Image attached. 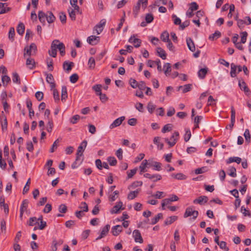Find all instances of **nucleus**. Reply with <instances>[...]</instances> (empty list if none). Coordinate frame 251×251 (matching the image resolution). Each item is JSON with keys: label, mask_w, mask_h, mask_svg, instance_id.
Masks as SVG:
<instances>
[{"label": "nucleus", "mask_w": 251, "mask_h": 251, "mask_svg": "<svg viewBox=\"0 0 251 251\" xmlns=\"http://www.w3.org/2000/svg\"><path fill=\"white\" fill-rule=\"evenodd\" d=\"M238 84L240 89L243 91L246 95L248 96L250 94V90L244 80L241 81L239 80Z\"/></svg>", "instance_id": "obj_3"}, {"label": "nucleus", "mask_w": 251, "mask_h": 251, "mask_svg": "<svg viewBox=\"0 0 251 251\" xmlns=\"http://www.w3.org/2000/svg\"><path fill=\"white\" fill-rule=\"evenodd\" d=\"M141 189H137L135 191L130 192L127 195V199L129 200H133L134 198L137 197V195L140 192Z\"/></svg>", "instance_id": "obj_10"}, {"label": "nucleus", "mask_w": 251, "mask_h": 251, "mask_svg": "<svg viewBox=\"0 0 251 251\" xmlns=\"http://www.w3.org/2000/svg\"><path fill=\"white\" fill-rule=\"evenodd\" d=\"M50 48L51 50L48 51L49 55L53 57H55L57 55V50L55 48L54 43L51 44Z\"/></svg>", "instance_id": "obj_27"}, {"label": "nucleus", "mask_w": 251, "mask_h": 251, "mask_svg": "<svg viewBox=\"0 0 251 251\" xmlns=\"http://www.w3.org/2000/svg\"><path fill=\"white\" fill-rule=\"evenodd\" d=\"M241 161V158L239 157H230L228 158V159L226 161L227 164H229L232 162H235L237 163V164L240 163Z\"/></svg>", "instance_id": "obj_32"}, {"label": "nucleus", "mask_w": 251, "mask_h": 251, "mask_svg": "<svg viewBox=\"0 0 251 251\" xmlns=\"http://www.w3.org/2000/svg\"><path fill=\"white\" fill-rule=\"evenodd\" d=\"M160 140L161 138L160 137H155L153 139V143L157 145L160 150H162L163 148L164 144L160 142Z\"/></svg>", "instance_id": "obj_21"}, {"label": "nucleus", "mask_w": 251, "mask_h": 251, "mask_svg": "<svg viewBox=\"0 0 251 251\" xmlns=\"http://www.w3.org/2000/svg\"><path fill=\"white\" fill-rule=\"evenodd\" d=\"M85 150L84 148H83V147L78 146L77 150V152L76 153V161H79L80 160V157L83 156V153Z\"/></svg>", "instance_id": "obj_17"}, {"label": "nucleus", "mask_w": 251, "mask_h": 251, "mask_svg": "<svg viewBox=\"0 0 251 251\" xmlns=\"http://www.w3.org/2000/svg\"><path fill=\"white\" fill-rule=\"evenodd\" d=\"M149 165L153 167V169L157 171H159L162 169V164L160 162L154 161L152 162L151 163H149Z\"/></svg>", "instance_id": "obj_16"}, {"label": "nucleus", "mask_w": 251, "mask_h": 251, "mask_svg": "<svg viewBox=\"0 0 251 251\" xmlns=\"http://www.w3.org/2000/svg\"><path fill=\"white\" fill-rule=\"evenodd\" d=\"M25 25L22 23H20L17 27V31L18 33L20 35H22L25 32Z\"/></svg>", "instance_id": "obj_23"}, {"label": "nucleus", "mask_w": 251, "mask_h": 251, "mask_svg": "<svg viewBox=\"0 0 251 251\" xmlns=\"http://www.w3.org/2000/svg\"><path fill=\"white\" fill-rule=\"evenodd\" d=\"M26 65L29 69H33L35 67V62L34 59L30 57L27 58L26 61Z\"/></svg>", "instance_id": "obj_12"}, {"label": "nucleus", "mask_w": 251, "mask_h": 251, "mask_svg": "<svg viewBox=\"0 0 251 251\" xmlns=\"http://www.w3.org/2000/svg\"><path fill=\"white\" fill-rule=\"evenodd\" d=\"M174 199H165L162 201L161 206H165L167 204L171 203V202L174 201H177L178 198L177 196L174 195Z\"/></svg>", "instance_id": "obj_11"}, {"label": "nucleus", "mask_w": 251, "mask_h": 251, "mask_svg": "<svg viewBox=\"0 0 251 251\" xmlns=\"http://www.w3.org/2000/svg\"><path fill=\"white\" fill-rule=\"evenodd\" d=\"M110 226L109 225H106L104 227L102 228L100 234L103 237H105L108 233Z\"/></svg>", "instance_id": "obj_39"}, {"label": "nucleus", "mask_w": 251, "mask_h": 251, "mask_svg": "<svg viewBox=\"0 0 251 251\" xmlns=\"http://www.w3.org/2000/svg\"><path fill=\"white\" fill-rule=\"evenodd\" d=\"M55 17L54 16L53 13L50 11H48L47 13L46 20L48 23L51 24L54 22L55 20Z\"/></svg>", "instance_id": "obj_19"}, {"label": "nucleus", "mask_w": 251, "mask_h": 251, "mask_svg": "<svg viewBox=\"0 0 251 251\" xmlns=\"http://www.w3.org/2000/svg\"><path fill=\"white\" fill-rule=\"evenodd\" d=\"M15 34L14 28L13 27H11L8 33V38L11 42H13L14 40Z\"/></svg>", "instance_id": "obj_34"}, {"label": "nucleus", "mask_w": 251, "mask_h": 251, "mask_svg": "<svg viewBox=\"0 0 251 251\" xmlns=\"http://www.w3.org/2000/svg\"><path fill=\"white\" fill-rule=\"evenodd\" d=\"M235 122V110L233 106L231 107V125H228L226 126V128H229L232 130Z\"/></svg>", "instance_id": "obj_1"}, {"label": "nucleus", "mask_w": 251, "mask_h": 251, "mask_svg": "<svg viewBox=\"0 0 251 251\" xmlns=\"http://www.w3.org/2000/svg\"><path fill=\"white\" fill-rule=\"evenodd\" d=\"M88 64L89 65V67L90 69H94V68L95 67V59L93 57H90L89 58V59Z\"/></svg>", "instance_id": "obj_52"}, {"label": "nucleus", "mask_w": 251, "mask_h": 251, "mask_svg": "<svg viewBox=\"0 0 251 251\" xmlns=\"http://www.w3.org/2000/svg\"><path fill=\"white\" fill-rule=\"evenodd\" d=\"M194 210L192 207H188L186 209L185 212L184 214V217L187 218L188 217L192 216Z\"/></svg>", "instance_id": "obj_38"}, {"label": "nucleus", "mask_w": 251, "mask_h": 251, "mask_svg": "<svg viewBox=\"0 0 251 251\" xmlns=\"http://www.w3.org/2000/svg\"><path fill=\"white\" fill-rule=\"evenodd\" d=\"M54 45L55 48L57 50L58 49L59 50L61 49L62 48H64L65 45L59 41L58 40H54L51 44H53Z\"/></svg>", "instance_id": "obj_20"}, {"label": "nucleus", "mask_w": 251, "mask_h": 251, "mask_svg": "<svg viewBox=\"0 0 251 251\" xmlns=\"http://www.w3.org/2000/svg\"><path fill=\"white\" fill-rule=\"evenodd\" d=\"M100 39L99 36H90L87 38V41L91 45H95L98 44Z\"/></svg>", "instance_id": "obj_6"}, {"label": "nucleus", "mask_w": 251, "mask_h": 251, "mask_svg": "<svg viewBox=\"0 0 251 251\" xmlns=\"http://www.w3.org/2000/svg\"><path fill=\"white\" fill-rule=\"evenodd\" d=\"M47 17V14H46L42 11H40L38 12V18L40 22L42 23L43 25L46 24V20Z\"/></svg>", "instance_id": "obj_14"}, {"label": "nucleus", "mask_w": 251, "mask_h": 251, "mask_svg": "<svg viewBox=\"0 0 251 251\" xmlns=\"http://www.w3.org/2000/svg\"><path fill=\"white\" fill-rule=\"evenodd\" d=\"M137 168H135L132 170H131L130 172L127 171V177L128 178H131L136 173Z\"/></svg>", "instance_id": "obj_62"}, {"label": "nucleus", "mask_w": 251, "mask_h": 251, "mask_svg": "<svg viewBox=\"0 0 251 251\" xmlns=\"http://www.w3.org/2000/svg\"><path fill=\"white\" fill-rule=\"evenodd\" d=\"M172 176L178 180H182L186 178L185 176L182 173H177L176 174H173Z\"/></svg>", "instance_id": "obj_45"}, {"label": "nucleus", "mask_w": 251, "mask_h": 251, "mask_svg": "<svg viewBox=\"0 0 251 251\" xmlns=\"http://www.w3.org/2000/svg\"><path fill=\"white\" fill-rule=\"evenodd\" d=\"M244 136L245 138L246 142L247 144H249L251 142V135L250 134V131L248 129H246L244 133Z\"/></svg>", "instance_id": "obj_40"}, {"label": "nucleus", "mask_w": 251, "mask_h": 251, "mask_svg": "<svg viewBox=\"0 0 251 251\" xmlns=\"http://www.w3.org/2000/svg\"><path fill=\"white\" fill-rule=\"evenodd\" d=\"M172 129V125L171 124L165 125L162 129V133H166L167 131H170Z\"/></svg>", "instance_id": "obj_48"}, {"label": "nucleus", "mask_w": 251, "mask_h": 251, "mask_svg": "<svg viewBox=\"0 0 251 251\" xmlns=\"http://www.w3.org/2000/svg\"><path fill=\"white\" fill-rule=\"evenodd\" d=\"M156 108V106L151 101L149 102L147 105V109L149 113H152Z\"/></svg>", "instance_id": "obj_41"}, {"label": "nucleus", "mask_w": 251, "mask_h": 251, "mask_svg": "<svg viewBox=\"0 0 251 251\" xmlns=\"http://www.w3.org/2000/svg\"><path fill=\"white\" fill-rule=\"evenodd\" d=\"M177 219V216H171L165 220L164 224L166 225H170V224H172L173 223H174L176 220Z\"/></svg>", "instance_id": "obj_35"}, {"label": "nucleus", "mask_w": 251, "mask_h": 251, "mask_svg": "<svg viewBox=\"0 0 251 251\" xmlns=\"http://www.w3.org/2000/svg\"><path fill=\"white\" fill-rule=\"evenodd\" d=\"M53 126V124L52 121L51 120H49L47 126V130L49 132H50L52 131Z\"/></svg>", "instance_id": "obj_60"}, {"label": "nucleus", "mask_w": 251, "mask_h": 251, "mask_svg": "<svg viewBox=\"0 0 251 251\" xmlns=\"http://www.w3.org/2000/svg\"><path fill=\"white\" fill-rule=\"evenodd\" d=\"M53 89V98L54 99V100L56 102L58 101L59 100V93L56 89H54V88Z\"/></svg>", "instance_id": "obj_58"}, {"label": "nucleus", "mask_w": 251, "mask_h": 251, "mask_svg": "<svg viewBox=\"0 0 251 251\" xmlns=\"http://www.w3.org/2000/svg\"><path fill=\"white\" fill-rule=\"evenodd\" d=\"M107 161L111 166H115L117 163V160L114 157H109L107 158Z\"/></svg>", "instance_id": "obj_51"}, {"label": "nucleus", "mask_w": 251, "mask_h": 251, "mask_svg": "<svg viewBox=\"0 0 251 251\" xmlns=\"http://www.w3.org/2000/svg\"><path fill=\"white\" fill-rule=\"evenodd\" d=\"M169 33L167 31H165L161 35L160 39L164 42H166L170 40Z\"/></svg>", "instance_id": "obj_33"}, {"label": "nucleus", "mask_w": 251, "mask_h": 251, "mask_svg": "<svg viewBox=\"0 0 251 251\" xmlns=\"http://www.w3.org/2000/svg\"><path fill=\"white\" fill-rule=\"evenodd\" d=\"M140 1V0H138L136 4L133 7V13L135 15V17L137 16L140 11L141 7Z\"/></svg>", "instance_id": "obj_28"}, {"label": "nucleus", "mask_w": 251, "mask_h": 251, "mask_svg": "<svg viewBox=\"0 0 251 251\" xmlns=\"http://www.w3.org/2000/svg\"><path fill=\"white\" fill-rule=\"evenodd\" d=\"M221 36V33L219 31H216L213 34L209 36V39L212 41L215 40L219 38Z\"/></svg>", "instance_id": "obj_30"}, {"label": "nucleus", "mask_w": 251, "mask_h": 251, "mask_svg": "<svg viewBox=\"0 0 251 251\" xmlns=\"http://www.w3.org/2000/svg\"><path fill=\"white\" fill-rule=\"evenodd\" d=\"M164 141L169 145L170 147H172L177 142V138L174 139L173 141H171L168 138H166L164 139Z\"/></svg>", "instance_id": "obj_53"}, {"label": "nucleus", "mask_w": 251, "mask_h": 251, "mask_svg": "<svg viewBox=\"0 0 251 251\" xmlns=\"http://www.w3.org/2000/svg\"><path fill=\"white\" fill-rule=\"evenodd\" d=\"M147 165H149V163L147 160H144L141 163L140 166H139V169H140V174L142 175L145 171V169L147 167Z\"/></svg>", "instance_id": "obj_26"}, {"label": "nucleus", "mask_w": 251, "mask_h": 251, "mask_svg": "<svg viewBox=\"0 0 251 251\" xmlns=\"http://www.w3.org/2000/svg\"><path fill=\"white\" fill-rule=\"evenodd\" d=\"M164 73L166 76L170 75V73L171 71V64L169 63H166L164 65Z\"/></svg>", "instance_id": "obj_37"}, {"label": "nucleus", "mask_w": 251, "mask_h": 251, "mask_svg": "<svg viewBox=\"0 0 251 251\" xmlns=\"http://www.w3.org/2000/svg\"><path fill=\"white\" fill-rule=\"evenodd\" d=\"M208 70L207 67L200 69L198 72V76L201 79L204 78L207 73Z\"/></svg>", "instance_id": "obj_18"}, {"label": "nucleus", "mask_w": 251, "mask_h": 251, "mask_svg": "<svg viewBox=\"0 0 251 251\" xmlns=\"http://www.w3.org/2000/svg\"><path fill=\"white\" fill-rule=\"evenodd\" d=\"M28 204V200L25 199L22 201V203L21 205L20 206V209L24 210V211H25L27 208Z\"/></svg>", "instance_id": "obj_50"}, {"label": "nucleus", "mask_w": 251, "mask_h": 251, "mask_svg": "<svg viewBox=\"0 0 251 251\" xmlns=\"http://www.w3.org/2000/svg\"><path fill=\"white\" fill-rule=\"evenodd\" d=\"M229 173L228 175L231 177H234L236 176V170L235 167H232L228 170Z\"/></svg>", "instance_id": "obj_46"}, {"label": "nucleus", "mask_w": 251, "mask_h": 251, "mask_svg": "<svg viewBox=\"0 0 251 251\" xmlns=\"http://www.w3.org/2000/svg\"><path fill=\"white\" fill-rule=\"evenodd\" d=\"M144 176L150 179L155 178V180H153L154 182H155L158 180H160L162 178L161 176L158 174L151 175L149 173H146L144 175Z\"/></svg>", "instance_id": "obj_7"}, {"label": "nucleus", "mask_w": 251, "mask_h": 251, "mask_svg": "<svg viewBox=\"0 0 251 251\" xmlns=\"http://www.w3.org/2000/svg\"><path fill=\"white\" fill-rule=\"evenodd\" d=\"M186 43L188 49L192 52L195 50V44L191 38H188L186 39Z\"/></svg>", "instance_id": "obj_15"}, {"label": "nucleus", "mask_w": 251, "mask_h": 251, "mask_svg": "<svg viewBox=\"0 0 251 251\" xmlns=\"http://www.w3.org/2000/svg\"><path fill=\"white\" fill-rule=\"evenodd\" d=\"M1 81L3 86L6 87L8 84L10 82L11 78L7 75H3L1 76Z\"/></svg>", "instance_id": "obj_24"}, {"label": "nucleus", "mask_w": 251, "mask_h": 251, "mask_svg": "<svg viewBox=\"0 0 251 251\" xmlns=\"http://www.w3.org/2000/svg\"><path fill=\"white\" fill-rule=\"evenodd\" d=\"M101 87L102 86L101 84H96L94 85L92 88V90L96 92V94L99 95V93H101Z\"/></svg>", "instance_id": "obj_44"}, {"label": "nucleus", "mask_w": 251, "mask_h": 251, "mask_svg": "<svg viewBox=\"0 0 251 251\" xmlns=\"http://www.w3.org/2000/svg\"><path fill=\"white\" fill-rule=\"evenodd\" d=\"M125 117L124 116H122L116 119L110 125V128H113L114 127L119 126L122 123L123 121L125 120Z\"/></svg>", "instance_id": "obj_5"}, {"label": "nucleus", "mask_w": 251, "mask_h": 251, "mask_svg": "<svg viewBox=\"0 0 251 251\" xmlns=\"http://www.w3.org/2000/svg\"><path fill=\"white\" fill-rule=\"evenodd\" d=\"M106 24V20L105 19H102L100 22L99 24L97 25L94 27V32L96 31V33L98 34H100L102 31L103 30V26L105 25Z\"/></svg>", "instance_id": "obj_2"}, {"label": "nucleus", "mask_w": 251, "mask_h": 251, "mask_svg": "<svg viewBox=\"0 0 251 251\" xmlns=\"http://www.w3.org/2000/svg\"><path fill=\"white\" fill-rule=\"evenodd\" d=\"M43 93L40 91H38L35 93V96L36 98V99L38 101H41L43 99Z\"/></svg>", "instance_id": "obj_59"}, {"label": "nucleus", "mask_w": 251, "mask_h": 251, "mask_svg": "<svg viewBox=\"0 0 251 251\" xmlns=\"http://www.w3.org/2000/svg\"><path fill=\"white\" fill-rule=\"evenodd\" d=\"M46 80L48 83L50 84V87L51 89L55 88V84L54 81L53 75L51 74H47L46 77Z\"/></svg>", "instance_id": "obj_9"}, {"label": "nucleus", "mask_w": 251, "mask_h": 251, "mask_svg": "<svg viewBox=\"0 0 251 251\" xmlns=\"http://www.w3.org/2000/svg\"><path fill=\"white\" fill-rule=\"evenodd\" d=\"M153 16L152 14L148 13L145 17V20L147 23L150 24L153 20Z\"/></svg>", "instance_id": "obj_47"}, {"label": "nucleus", "mask_w": 251, "mask_h": 251, "mask_svg": "<svg viewBox=\"0 0 251 251\" xmlns=\"http://www.w3.org/2000/svg\"><path fill=\"white\" fill-rule=\"evenodd\" d=\"M198 8L199 5H198V4L196 2H192L190 4V7H189V9L191 11H194L198 10Z\"/></svg>", "instance_id": "obj_63"}, {"label": "nucleus", "mask_w": 251, "mask_h": 251, "mask_svg": "<svg viewBox=\"0 0 251 251\" xmlns=\"http://www.w3.org/2000/svg\"><path fill=\"white\" fill-rule=\"evenodd\" d=\"M237 69V66L235 65L234 63L231 64V71H230V75L232 77H234L236 76V71Z\"/></svg>", "instance_id": "obj_43"}, {"label": "nucleus", "mask_w": 251, "mask_h": 251, "mask_svg": "<svg viewBox=\"0 0 251 251\" xmlns=\"http://www.w3.org/2000/svg\"><path fill=\"white\" fill-rule=\"evenodd\" d=\"M192 85L191 84H188L185 85L183 87L182 93H187V92L190 91L192 89Z\"/></svg>", "instance_id": "obj_61"}, {"label": "nucleus", "mask_w": 251, "mask_h": 251, "mask_svg": "<svg viewBox=\"0 0 251 251\" xmlns=\"http://www.w3.org/2000/svg\"><path fill=\"white\" fill-rule=\"evenodd\" d=\"M163 218V214L161 213H158L155 217L151 219V225H155L156 224L160 219Z\"/></svg>", "instance_id": "obj_36"}, {"label": "nucleus", "mask_w": 251, "mask_h": 251, "mask_svg": "<svg viewBox=\"0 0 251 251\" xmlns=\"http://www.w3.org/2000/svg\"><path fill=\"white\" fill-rule=\"evenodd\" d=\"M73 66L74 63L72 62H68V61H65L63 64L64 69L66 70L67 71L71 70Z\"/></svg>", "instance_id": "obj_29"}, {"label": "nucleus", "mask_w": 251, "mask_h": 251, "mask_svg": "<svg viewBox=\"0 0 251 251\" xmlns=\"http://www.w3.org/2000/svg\"><path fill=\"white\" fill-rule=\"evenodd\" d=\"M58 209L59 211L62 213H65L67 210V206L64 204H61Z\"/></svg>", "instance_id": "obj_64"}, {"label": "nucleus", "mask_w": 251, "mask_h": 251, "mask_svg": "<svg viewBox=\"0 0 251 251\" xmlns=\"http://www.w3.org/2000/svg\"><path fill=\"white\" fill-rule=\"evenodd\" d=\"M78 75L76 74H74L70 77V80L72 83H75L78 80Z\"/></svg>", "instance_id": "obj_56"}, {"label": "nucleus", "mask_w": 251, "mask_h": 251, "mask_svg": "<svg viewBox=\"0 0 251 251\" xmlns=\"http://www.w3.org/2000/svg\"><path fill=\"white\" fill-rule=\"evenodd\" d=\"M133 236L136 242H139L140 243L143 242V239L139 230L135 229L133 231Z\"/></svg>", "instance_id": "obj_4"}, {"label": "nucleus", "mask_w": 251, "mask_h": 251, "mask_svg": "<svg viewBox=\"0 0 251 251\" xmlns=\"http://www.w3.org/2000/svg\"><path fill=\"white\" fill-rule=\"evenodd\" d=\"M220 247V248L226 251H228L229 248L226 247V243L225 241H221L220 243L218 245Z\"/></svg>", "instance_id": "obj_55"}, {"label": "nucleus", "mask_w": 251, "mask_h": 251, "mask_svg": "<svg viewBox=\"0 0 251 251\" xmlns=\"http://www.w3.org/2000/svg\"><path fill=\"white\" fill-rule=\"evenodd\" d=\"M25 52L24 53V57H25V56L27 55L29 56H30L32 54V50L28 47H26L24 49Z\"/></svg>", "instance_id": "obj_57"}, {"label": "nucleus", "mask_w": 251, "mask_h": 251, "mask_svg": "<svg viewBox=\"0 0 251 251\" xmlns=\"http://www.w3.org/2000/svg\"><path fill=\"white\" fill-rule=\"evenodd\" d=\"M59 19L62 24H64L66 23V15L64 12L59 13Z\"/></svg>", "instance_id": "obj_49"}, {"label": "nucleus", "mask_w": 251, "mask_h": 251, "mask_svg": "<svg viewBox=\"0 0 251 251\" xmlns=\"http://www.w3.org/2000/svg\"><path fill=\"white\" fill-rule=\"evenodd\" d=\"M123 205V202L121 201L118 202L111 210L110 212L111 214L117 213L121 209Z\"/></svg>", "instance_id": "obj_13"}, {"label": "nucleus", "mask_w": 251, "mask_h": 251, "mask_svg": "<svg viewBox=\"0 0 251 251\" xmlns=\"http://www.w3.org/2000/svg\"><path fill=\"white\" fill-rule=\"evenodd\" d=\"M12 81L15 83L21 84L20 78L17 73L14 72L12 73Z\"/></svg>", "instance_id": "obj_25"}, {"label": "nucleus", "mask_w": 251, "mask_h": 251, "mask_svg": "<svg viewBox=\"0 0 251 251\" xmlns=\"http://www.w3.org/2000/svg\"><path fill=\"white\" fill-rule=\"evenodd\" d=\"M157 52L158 56L163 59L166 58V53L165 51L160 47L157 48Z\"/></svg>", "instance_id": "obj_22"}, {"label": "nucleus", "mask_w": 251, "mask_h": 251, "mask_svg": "<svg viewBox=\"0 0 251 251\" xmlns=\"http://www.w3.org/2000/svg\"><path fill=\"white\" fill-rule=\"evenodd\" d=\"M38 222H37V218L35 217H31L29 218L28 221V225L29 226H33L36 225Z\"/></svg>", "instance_id": "obj_54"}, {"label": "nucleus", "mask_w": 251, "mask_h": 251, "mask_svg": "<svg viewBox=\"0 0 251 251\" xmlns=\"http://www.w3.org/2000/svg\"><path fill=\"white\" fill-rule=\"evenodd\" d=\"M122 226L121 225L114 226L112 228V232L114 236H118L122 231Z\"/></svg>", "instance_id": "obj_8"}, {"label": "nucleus", "mask_w": 251, "mask_h": 251, "mask_svg": "<svg viewBox=\"0 0 251 251\" xmlns=\"http://www.w3.org/2000/svg\"><path fill=\"white\" fill-rule=\"evenodd\" d=\"M68 97L67 90L65 86L62 87L61 90V100H65Z\"/></svg>", "instance_id": "obj_31"}, {"label": "nucleus", "mask_w": 251, "mask_h": 251, "mask_svg": "<svg viewBox=\"0 0 251 251\" xmlns=\"http://www.w3.org/2000/svg\"><path fill=\"white\" fill-rule=\"evenodd\" d=\"M68 11L69 13V17L71 19L72 21H75V10H73L71 7H69V8L68 9Z\"/></svg>", "instance_id": "obj_42"}]
</instances>
